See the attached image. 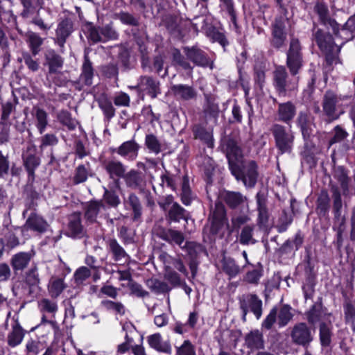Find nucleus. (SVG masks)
<instances>
[{
    "label": "nucleus",
    "mask_w": 355,
    "mask_h": 355,
    "mask_svg": "<svg viewBox=\"0 0 355 355\" xmlns=\"http://www.w3.org/2000/svg\"><path fill=\"white\" fill-rule=\"evenodd\" d=\"M23 338V330L19 327H14L8 335V343L14 347L21 343Z\"/></svg>",
    "instance_id": "obj_45"
},
{
    "label": "nucleus",
    "mask_w": 355,
    "mask_h": 355,
    "mask_svg": "<svg viewBox=\"0 0 355 355\" xmlns=\"http://www.w3.org/2000/svg\"><path fill=\"white\" fill-rule=\"evenodd\" d=\"M10 170V161L8 155H4L0 150V178H4L8 175Z\"/></svg>",
    "instance_id": "obj_55"
},
{
    "label": "nucleus",
    "mask_w": 355,
    "mask_h": 355,
    "mask_svg": "<svg viewBox=\"0 0 355 355\" xmlns=\"http://www.w3.org/2000/svg\"><path fill=\"white\" fill-rule=\"evenodd\" d=\"M24 166L28 173V180H35V171L40 164V159L36 155V149L34 146H28L26 151L22 155Z\"/></svg>",
    "instance_id": "obj_10"
},
{
    "label": "nucleus",
    "mask_w": 355,
    "mask_h": 355,
    "mask_svg": "<svg viewBox=\"0 0 355 355\" xmlns=\"http://www.w3.org/2000/svg\"><path fill=\"white\" fill-rule=\"evenodd\" d=\"M145 144L150 151L155 154H158L161 152V143L157 137L153 134H149L146 136Z\"/></svg>",
    "instance_id": "obj_48"
},
{
    "label": "nucleus",
    "mask_w": 355,
    "mask_h": 355,
    "mask_svg": "<svg viewBox=\"0 0 355 355\" xmlns=\"http://www.w3.org/2000/svg\"><path fill=\"white\" fill-rule=\"evenodd\" d=\"M168 218L175 222H179L181 219L187 220L186 210L177 202H174L168 211Z\"/></svg>",
    "instance_id": "obj_42"
},
{
    "label": "nucleus",
    "mask_w": 355,
    "mask_h": 355,
    "mask_svg": "<svg viewBox=\"0 0 355 355\" xmlns=\"http://www.w3.org/2000/svg\"><path fill=\"white\" fill-rule=\"evenodd\" d=\"M246 346L252 350L263 349L264 347L263 335L259 330L252 331L245 338Z\"/></svg>",
    "instance_id": "obj_30"
},
{
    "label": "nucleus",
    "mask_w": 355,
    "mask_h": 355,
    "mask_svg": "<svg viewBox=\"0 0 355 355\" xmlns=\"http://www.w3.org/2000/svg\"><path fill=\"white\" fill-rule=\"evenodd\" d=\"M139 92L146 93L152 98H155L161 94L160 83L149 76H141L138 80Z\"/></svg>",
    "instance_id": "obj_13"
},
{
    "label": "nucleus",
    "mask_w": 355,
    "mask_h": 355,
    "mask_svg": "<svg viewBox=\"0 0 355 355\" xmlns=\"http://www.w3.org/2000/svg\"><path fill=\"white\" fill-rule=\"evenodd\" d=\"M226 156L232 174L237 180H242L244 185L253 187L257 180V165L254 161L245 164L241 148L233 139L225 144Z\"/></svg>",
    "instance_id": "obj_1"
},
{
    "label": "nucleus",
    "mask_w": 355,
    "mask_h": 355,
    "mask_svg": "<svg viewBox=\"0 0 355 355\" xmlns=\"http://www.w3.org/2000/svg\"><path fill=\"white\" fill-rule=\"evenodd\" d=\"M319 335L321 345L324 347L329 346L333 335L331 324H327L325 322H321L319 326Z\"/></svg>",
    "instance_id": "obj_41"
},
{
    "label": "nucleus",
    "mask_w": 355,
    "mask_h": 355,
    "mask_svg": "<svg viewBox=\"0 0 355 355\" xmlns=\"http://www.w3.org/2000/svg\"><path fill=\"white\" fill-rule=\"evenodd\" d=\"M48 227L47 222L40 216L32 213L22 226V231L33 230L39 233L44 232Z\"/></svg>",
    "instance_id": "obj_20"
},
{
    "label": "nucleus",
    "mask_w": 355,
    "mask_h": 355,
    "mask_svg": "<svg viewBox=\"0 0 355 355\" xmlns=\"http://www.w3.org/2000/svg\"><path fill=\"white\" fill-rule=\"evenodd\" d=\"M286 66L293 76H295L303 66L302 47L299 40L296 38L291 40L286 53Z\"/></svg>",
    "instance_id": "obj_6"
},
{
    "label": "nucleus",
    "mask_w": 355,
    "mask_h": 355,
    "mask_svg": "<svg viewBox=\"0 0 355 355\" xmlns=\"http://www.w3.org/2000/svg\"><path fill=\"white\" fill-rule=\"evenodd\" d=\"M64 60L53 49H48L44 53V65L48 67L47 76L60 73Z\"/></svg>",
    "instance_id": "obj_12"
},
{
    "label": "nucleus",
    "mask_w": 355,
    "mask_h": 355,
    "mask_svg": "<svg viewBox=\"0 0 355 355\" xmlns=\"http://www.w3.org/2000/svg\"><path fill=\"white\" fill-rule=\"evenodd\" d=\"M193 132L196 139H199L203 141L208 147L212 148L214 146L212 134L207 131L205 128L201 125H195L193 128Z\"/></svg>",
    "instance_id": "obj_39"
},
{
    "label": "nucleus",
    "mask_w": 355,
    "mask_h": 355,
    "mask_svg": "<svg viewBox=\"0 0 355 355\" xmlns=\"http://www.w3.org/2000/svg\"><path fill=\"white\" fill-rule=\"evenodd\" d=\"M254 225H245L241 230L239 241L241 245L254 244L257 241L254 238Z\"/></svg>",
    "instance_id": "obj_38"
},
{
    "label": "nucleus",
    "mask_w": 355,
    "mask_h": 355,
    "mask_svg": "<svg viewBox=\"0 0 355 355\" xmlns=\"http://www.w3.org/2000/svg\"><path fill=\"white\" fill-rule=\"evenodd\" d=\"M277 324L279 327H285L292 320L293 314L291 307L288 305H283L277 309Z\"/></svg>",
    "instance_id": "obj_40"
},
{
    "label": "nucleus",
    "mask_w": 355,
    "mask_h": 355,
    "mask_svg": "<svg viewBox=\"0 0 355 355\" xmlns=\"http://www.w3.org/2000/svg\"><path fill=\"white\" fill-rule=\"evenodd\" d=\"M172 62L173 65L181 67L185 70H191L192 67L190 63L187 60L184 55L181 53L180 51L178 49H174L172 51Z\"/></svg>",
    "instance_id": "obj_46"
},
{
    "label": "nucleus",
    "mask_w": 355,
    "mask_h": 355,
    "mask_svg": "<svg viewBox=\"0 0 355 355\" xmlns=\"http://www.w3.org/2000/svg\"><path fill=\"white\" fill-rule=\"evenodd\" d=\"M109 251L112 254V259L120 264L128 263L130 257L125 252L123 248L115 239H110L107 241Z\"/></svg>",
    "instance_id": "obj_19"
},
{
    "label": "nucleus",
    "mask_w": 355,
    "mask_h": 355,
    "mask_svg": "<svg viewBox=\"0 0 355 355\" xmlns=\"http://www.w3.org/2000/svg\"><path fill=\"white\" fill-rule=\"evenodd\" d=\"M139 146L134 140L123 142L117 148L112 149V152L116 153L119 155L127 158L128 160H135L139 153Z\"/></svg>",
    "instance_id": "obj_18"
},
{
    "label": "nucleus",
    "mask_w": 355,
    "mask_h": 355,
    "mask_svg": "<svg viewBox=\"0 0 355 355\" xmlns=\"http://www.w3.org/2000/svg\"><path fill=\"white\" fill-rule=\"evenodd\" d=\"M101 305L107 311H112L116 314L123 315L125 313V307L120 302L105 300L101 302Z\"/></svg>",
    "instance_id": "obj_43"
},
{
    "label": "nucleus",
    "mask_w": 355,
    "mask_h": 355,
    "mask_svg": "<svg viewBox=\"0 0 355 355\" xmlns=\"http://www.w3.org/2000/svg\"><path fill=\"white\" fill-rule=\"evenodd\" d=\"M344 311L346 323L351 324L353 331H355V307L348 303L344 306Z\"/></svg>",
    "instance_id": "obj_52"
},
{
    "label": "nucleus",
    "mask_w": 355,
    "mask_h": 355,
    "mask_svg": "<svg viewBox=\"0 0 355 355\" xmlns=\"http://www.w3.org/2000/svg\"><path fill=\"white\" fill-rule=\"evenodd\" d=\"M116 17L126 25L135 26L139 24L138 20L132 15L126 12H121L116 14Z\"/></svg>",
    "instance_id": "obj_61"
},
{
    "label": "nucleus",
    "mask_w": 355,
    "mask_h": 355,
    "mask_svg": "<svg viewBox=\"0 0 355 355\" xmlns=\"http://www.w3.org/2000/svg\"><path fill=\"white\" fill-rule=\"evenodd\" d=\"M173 94L178 99L182 101H191L196 98L198 92L196 89L191 85L184 84H177L171 86Z\"/></svg>",
    "instance_id": "obj_21"
},
{
    "label": "nucleus",
    "mask_w": 355,
    "mask_h": 355,
    "mask_svg": "<svg viewBox=\"0 0 355 355\" xmlns=\"http://www.w3.org/2000/svg\"><path fill=\"white\" fill-rule=\"evenodd\" d=\"M81 70V74L78 80L79 83L82 85H91L94 77V69L87 55L84 56V62Z\"/></svg>",
    "instance_id": "obj_28"
},
{
    "label": "nucleus",
    "mask_w": 355,
    "mask_h": 355,
    "mask_svg": "<svg viewBox=\"0 0 355 355\" xmlns=\"http://www.w3.org/2000/svg\"><path fill=\"white\" fill-rule=\"evenodd\" d=\"M92 175L93 173L89 163L80 164L74 170L72 181L74 184H79L85 182L88 178Z\"/></svg>",
    "instance_id": "obj_29"
},
{
    "label": "nucleus",
    "mask_w": 355,
    "mask_h": 355,
    "mask_svg": "<svg viewBox=\"0 0 355 355\" xmlns=\"http://www.w3.org/2000/svg\"><path fill=\"white\" fill-rule=\"evenodd\" d=\"M312 38L324 53L326 66L329 67V69L340 63L338 55L345 42H342L340 45L336 44L332 35L322 28H318L315 24L312 29Z\"/></svg>",
    "instance_id": "obj_2"
},
{
    "label": "nucleus",
    "mask_w": 355,
    "mask_h": 355,
    "mask_svg": "<svg viewBox=\"0 0 355 355\" xmlns=\"http://www.w3.org/2000/svg\"><path fill=\"white\" fill-rule=\"evenodd\" d=\"M347 96L338 95L335 92L328 90L322 98V110L330 121L338 119L344 112L345 107L343 101Z\"/></svg>",
    "instance_id": "obj_3"
},
{
    "label": "nucleus",
    "mask_w": 355,
    "mask_h": 355,
    "mask_svg": "<svg viewBox=\"0 0 355 355\" xmlns=\"http://www.w3.org/2000/svg\"><path fill=\"white\" fill-rule=\"evenodd\" d=\"M102 166L111 179L123 178L126 171L125 165L116 159H105Z\"/></svg>",
    "instance_id": "obj_17"
},
{
    "label": "nucleus",
    "mask_w": 355,
    "mask_h": 355,
    "mask_svg": "<svg viewBox=\"0 0 355 355\" xmlns=\"http://www.w3.org/2000/svg\"><path fill=\"white\" fill-rule=\"evenodd\" d=\"M277 308L273 307L269 314L266 316L262 322V328L269 330L272 328L276 320H277Z\"/></svg>",
    "instance_id": "obj_59"
},
{
    "label": "nucleus",
    "mask_w": 355,
    "mask_h": 355,
    "mask_svg": "<svg viewBox=\"0 0 355 355\" xmlns=\"http://www.w3.org/2000/svg\"><path fill=\"white\" fill-rule=\"evenodd\" d=\"M175 355H196L195 347L189 340H186L181 346L177 347Z\"/></svg>",
    "instance_id": "obj_54"
},
{
    "label": "nucleus",
    "mask_w": 355,
    "mask_h": 355,
    "mask_svg": "<svg viewBox=\"0 0 355 355\" xmlns=\"http://www.w3.org/2000/svg\"><path fill=\"white\" fill-rule=\"evenodd\" d=\"M334 178L339 182L344 196L349 194V178L347 171L343 166H338L335 169Z\"/></svg>",
    "instance_id": "obj_32"
},
{
    "label": "nucleus",
    "mask_w": 355,
    "mask_h": 355,
    "mask_svg": "<svg viewBox=\"0 0 355 355\" xmlns=\"http://www.w3.org/2000/svg\"><path fill=\"white\" fill-rule=\"evenodd\" d=\"M211 220V232L216 234L226 220V211L221 202H216L209 216Z\"/></svg>",
    "instance_id": "obj_16"
},
{
    "label": "nucleus",
    "mask_w": 355,
    "mask_h": 355,
    "mask_svg": "<svg viewBox=\"0 0 355 355\" xmlns=\"http://www.w3.org/2000/svg\"><path fill=\"white\" fill-rule=\"evenodd\" d=\"M91 275L90 270L85 266L80 267L77 269L74 273V279L76 284H82Z\"/></svg>",
    "instance_id": "obj_60"
},
{
    "label": "nucleus",
    "mask_w": 355,
    "mask_h": 355,
    "mask_svg": "<svg viewBox=\"0 0 355 355\" xmlns=\"http://www.w3.org/2000/svg\"><path fill=\"white\" fill-rule=\"evenodd\" d=\"M154 232L161 238L169 243H175L179 245L182 249L190 250L195 248L198 245L194 242L187 241L182 245L184 241V234L178 230L172 229H164L159 226L154 228Z\"/></svg>",
    "instance_id": "obj_7"
},
{
    "label": "nucleus",
    "mask_w": 355,
    "mask_h": 355,
    "mask_svg": "<svg viewBox=\"0 0 355 355\" xmlns=\"http://www.w3.org/2000/svg\"><path fill=\"white\" fill-rule=\"evenodd\" d=\"M40 310L42 312L55 313L58 311L57 303L47 298H43L38 302Z\"/></svg>",
    "instance_id": "obj_51"
},
{
    "label": "nucleus",
    "mask_w": 355,
    "mask_h": 355,
    "mask_svg": "<svg viewBox=\"0 0 355 355\" xmlns=\"http://www.w3.org/2000/svg\"><path fill=\"white\" fill-rule=\"evenodd\" d=\"M57 119L60 123L71 131L74 130L78 125V121L66 110H61L58 112Z\"/></svg>",
    "instance_id": "obj_36"
},
{
    "label": "nucleus",
    "mask_w": 355,
    "mask_h": 355,
    "mask_svg": "<svg viewBox=\"0 0 355 355\" xmlns=\"http://www.w3.org/2000/svg\"><path fill=\"white\" fill-rule=\"evenodd\" d=\"M296 114V107L290 101L279 103L277 110V120L289 124Z\"/></svg>",
    "instance_id": "obj_22"
},
{
    "label": "nucleus",
    "mask_w": 355,
    "mask_h": 355,
    "mask_svg": "<svg viewBox=\"0 0 355 355\" xmlns=\"http://www.w3.org/2000/svg\"><path fill=\"white\" fill-rule=\"evenodd\" d=\"M32 255L29 252H19L12 256L10 263L14 270H22L28 264Z\"/></svg>",
    "instance_id": "obj_33"
},
{
    "label": "nucleus",
    "mask_w": 355,
    "mask_h": 355,
    "mask_svg": "<svg viewBox=\"0 0 355 355\" xmlns=\"http://www.w3.org/2000/svg\"><path fill=\"white\" fill-rule=\"evenodd\" d=\"M257 204L258 211L257 224L260 227H265L269 219L266 198L263 195L257 193Z\"/></svg>",
    "instance_id": "obj_27"
},
{
    "label": "nucleus",
    "mask_w": 355,
    "mask_h": 355,
    "mask_svg": "<svg viewBox=\"0 0 355 355\" xmlns=\"http://www.w3.org/2000/svg\"><path fill=\"white\" fill-rule=\"evenodd\" d=\"M315 330L306 322L295 324L290 331L291 341L296 345L307 347L314 338Z\"/></svg>",
    "instance_id": "obj_5"
},
{
    "label": "nucleus",
    "mask_w": 355,
    "mask_h": 355,
    "mask_svg": "<svg viewBox=\"0 0 355 355\" xmlns=\"http://www.w3.org/2000/svg\"><path fill=\"white\" fill-rule=\"evenodd\" d=\"M270 130L274 137L278 153L280 155L291 153L295 139L292 130L279 123L273 124Z\"/></svg>",
    "instance_id": "obj_4"
},
{
    "label": "nucleus",
    "mask_w": 355,
    "mask_h": 355,
    "mask_svg": "<svg viewBox=\"0 0 355 355\" xmlns=\"http://www.w3.org/2000/svg\"><path fill=\"white\" fill-rule=\"evenodd\" d=\"M221 198L231 208H236L246 200V198L241 193L234 191H224Z\"/></svg>",
    "instance_id": "obj_31"
},
{
    "label": "nucleus",
    "mask_w": 355,
    "mask_h": 355,
    "mask_svg": "<svg viewBox=\"0 0 355 355\" xmlns=\"http://www.w3.org/2000/svg\"><path fill=\"white\" fill-rule=\"evenodd\" d=\"M183 53L187 59L191 61L194 64L202 67H210L212 68V62L207 53L196 46H184Z\"/></svg>",
    "instance_id": "obj_11"
},
{
    "label": "nucleus",
    "mask_w": 355,
    "mask_h": 355,
    "mask_svg": "<svg viewBox=\"0 0 355 355\" xmlns=\"http://www.w3.org/2000/svg\"><path fill=\"white\" fill-rule=\"evenodd\" d=\"M28 42L32 54L37 55L40 51V46L43 44V39L35 33H30L28 35Z\"/></svg>",
    "instance_id": "obj_47"
},
{
    "label": "nucleus",
    "mask_w": 355,
    "mask_h": 355,
    "mask_svg": "<svg viewBox=\"0 0 355 355\" xmlns=\"http://www.w3.org/2000/svg\"><path fill=\"white\" fill-rule=\"evenodd\" d=\"M128 288L130 291V293L137 297H145L149 295L148 292L145 291L141 284L134 281L128 283Z\"/></svg>",
    "instance_id": "obj_58"
},
{
    "label": "nucleus",
    "mask_w": 355,
    "mask_h": 355,
    "mask_svg": "<svg viewBox=\"0 0 355 355\" xmlns=\"http://www.w3.org/2000/svg\"><path fill=\"white\" fill-rule=\"evenodd\" d=\"M128 203L132 207L134 212V220H137L141 215V206L139 198L134 193L130 194Z\"/></svg>",
    "instance_id": "obj_50"
},
{
    "label": "nucleus",
    "mask_w": 355,
    "mask_h": 355,
    "mask_svg": "<svg viewBox=\"0 0 355 355\" xmlns=\"http://www.w3.org/2000/svg\"><path fill=\"white\" fill-rule=\"evenodd\" d=\"M207 104L204 108L203 116L205 123L211 122L216 124L219 115V107L218 103L211 97L206 96Z\"/></svg>",
    "instance_id": "obj_25"
},
{
    "label": "nucleus",
    "mask_w": 355,
    "mask_h": 355,
    "mask_svg": "<svg viewBox=\"0 0 355 355\" xmlns=\"http://www.w3.org/2000/svg\"><path fill=\"white\" fill-rule=\"evenodd\" d=\"M241 309L243 311V318L245 320V317L250 309L255 315L257 319H259L262 315V301L255 294L250 293L244 295L240 300Z\"/></svg>",
    "instance_id": "obj_9"
},
{
    "label": "nucleus",
    "mask_w": 355,
    "mask_h": 355,
    "mask_svg": "<svg viewBox=\"0 0 355 355\" xmlns=\"http://www.w3.org/2000/svg\"><path fill=\"white\" fill-rule=\"evenodd\" d=\"M285 25L282 19H275L272 26L271 45L275 49H280L285 44L286 33L284 31Z\"/></svg>",
    "instance_id": "obj_15"
},
{
    "label": "nucleus",
    "mask_w": 355,
    "mask_h": 355,
    "mask_svg": "<svg viewBox=\"0 0 355 355\" xmlns=\"http://www.w3.org/2000/svg\"><path fill=\"white\" fill-rule=\"evenodd\" d=\"M101 33L104 40H116L118 38L117 32L113 28V27L108 24L101 28Z\"/></svg>",
    "instance_id": "obj_64"
},
{
    "label": "nucleus",
    "mask_w": 355,
    "mask_h": 355,
    "mask_svg": "<svg viewBox=\"0 0 355 355\" xmlns=\"http://www.w3.org/2000/svg\"><path fill=\"white\" fill-rule=\"evenodd\" d=\"M149 345L157 351L171 353V347L168 343H163L159 334H154L147 338Z\"/></svg>",
    "instance_id": "obj_34"
},
{
    "label": "nucleus",
    "mask_w": 355,
    "mask_h": 355,
    "mask_svg": "<svg viewBox=\"0 0 355 355\" xmlns=\"http://www.w3.org/2000/svg\"><path fill=\"white\" fill-rule=\"evenodd\" d=\"M101 207H103V205L99 202L92 201L89 202L85 207V218L91 222H94Z\"/></svg>",
    "instance_id": "obj_44"
},
{
    "label": "nucleus",
    "mask_w": 355,
    "mask_h": 355,
    "mask_svg": "<svg viewBox=\"0 0 355 355\" xmlns=\"http://www.w3.org/2000/svg\"><path fill=\"white\" fill-rule=\"evenodd\" d=\"M314 10L318 14L321 24L327 29H331L333 33L337 36L339 31V24L330 17L327 6L324 3H318L314 7Z\"/></svg>",
    "instance_id": "obj_14"
},
{
    "label": "nucleus",
    "mask_w": 355,
    "mask_h": 355,
    "mask_svg": "<svg viewBox=\"0 0 355 355\" xmlns=\"http://www.w3.org/2000/svg\"><path fill=\"white\" fill-rule=\"evenodd\" d=\"M223 268V270L230 277H234L240 272L239 267L231 259L224 260Z\"/></svg>",
    "instance_id": "obj_53"
},
{
    "label": "nucleus",
    "mask_w": 355,
    "mask_h": 355,
    "mask_svg": "<svg viewBox=\"0 0 355 355\" xmlns=\"http://www.w3.org/2000/svg\"><path fill=\"white\" fill-rule=\"evenodd\" d=\"M67 234L71 237H83L85 234L79 213H73L69 217Z\"/></svg>",
    "instance_id": "obj_23"
},
{
    "label": "nucleus",
    "mask_w": 355,
    "mask_h": 355,
    "mask_svg": "<svg viewBox=\"0 0 355 355\" xmlns=\"http://www.w3.org/2000/svg\"><path fill=\"white\" fill-rule=\"evenodd\" d=\"M334 136L330 139L329 145L340 142L347 137L348 133L340 125H336L334 128Z\"/></svg>",
    "instance_id": "obj_62"
},
{
    "label": "nucleus",
    "mask_w": 355,
    "mask_h": 355,
    "mask_svg": "<svg viewBox=\"0 0 355 355\" xmlns=\"http://www.w3.org/2000/svg\"><path fill=\"white\" fill-rule=\"evenodd\" d=\"M73 31V24L68 19L62 20L56 29V42L61 47H64L67 38Z\"/></svg>",
    "instance_id": "obj_24"
},
{
    "label": "nucleus",
    "mask_w": 355,
    "mask_h": 355,
    "mask_svg": "<svg viewBox=\"0 0 355 355\" xmlns=\"http://www.w3.org/2000/svg\"><path fill=\"white\" fill-rule=\"evenodd\" d=\"M103 199L112 207H116L120 204V199L116 192L109 191L106 188H104Z\"/></svg>",
    "instance_id": "obj_56"
},
{
    "label": "nucleus",
    "mask_w": 355,
    "mask_h": 355,
    "mask_svg": "<svg viewBox=\"0 0 355 355\" xmlns=\"http://www.w3.org/2000/svg\"><path fill=\"white\" fill-rule=\"evenodd\" d=\"M220 7L223 11H225L231 17V20L235 22L236 13L233 0H220Z\"/></svg>",
    "instance_id": "obj_57"
},
{
    "label": "nucleus",
    "mask_w": 355,
    "mask_h": 355,
    "mask_svg": "<svg viewBox=\"0 0 355 355\" xmlns=\"http://www.w3.org/2000/svg\"><path fill=\"white\" fill-rule=\"evenodd\" d=\"M147 286L153 292L157 293H165L168 291L166 283L157 279H149L146 281Z\"/></svg>",
    "instance_id": "obj_49"
},
{
    "label": "nucleus",
    "mask_w": 355,
    "mask_h": 355,
    "mask_svg": "<svg viewBox=\"0 0 355 355\" xmlns=\"http://www.w3.org/2000/svg\"><path fill=\"white\" fill-rule=\"evenodd\" d=\"M297 123L300 128L302 134L304 135L305 132H307L310 125L309 115L305 112H300L297 119Z\"/></svg>",
    "instance_id": "obj_63"
},
{
    "label": "nucleus",
    "mask_w": 355,
    "mask_h": 355,
    "mask_svg": "<svg viewBox=\"0 0 355 355\" xmlns=\"http://www.w3.org/2000/svg\"><path fill=\"white\" fill-rule=\"evenodd\" d=\"M66 287L64 279L53 277L49 281L48 291L51 297L57 298Z\"/></svg>",
    "instance_id": "obj_37"
},
{
    "label": "nucleus",
    "mask_w": 355,
    "mask_h": 355,
    "mask_svg": "<svg viewBox=\"0 0 355 355\" xmlns=\"http://www.w3.org/2000/svg\"><path fill=\"white\" fill-rule=\"evenodd\" d=\"M273 74L275 87L279 94L285 95L287 91L297 88V78L288 80V73L284 66L276 67Z\"/></svg>",
    "instance_id": "obj_8"
},
{
    "label": "nucleus",
    "mask_w": 355,
    "mask_h": 355,
    "mask_svg": "<svg viewBox=\"0 0 355 355\" xmlns=\"http://www.w3.org/2000/svg\"><path fill=\"white\" fill-rule=\"evenodd\" d=\"M126 186L131 189L141 188L145 185L144 175L135 169H131L128 173H125L123 176Z\"/></svg>",
    "instance_id": "obj_26"
},
{
    "label": "nucleus",
    "mask_w": 355,
    "mask_h": 355,
    "mask_svg": "<svg viewBox=\"0 0 355 355\" xmlns=\"http://www.w3.org/2000/svg\"><path fill=\"white\" fill-rule=\"evenodd\" d=\"M33 115L36 119V127L40 134H42L48 125V114L42 108L35 107L33 109Z\"/></svg>",
    "instance_id": "obj_35"
}]
</instances>
